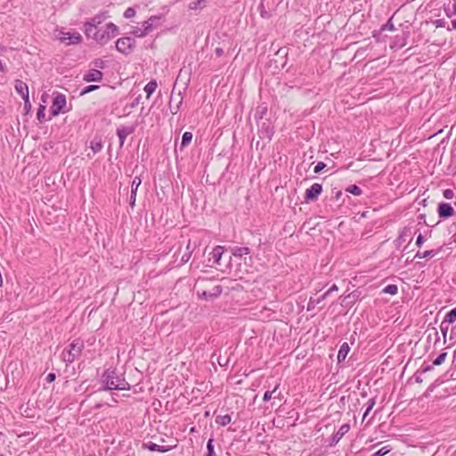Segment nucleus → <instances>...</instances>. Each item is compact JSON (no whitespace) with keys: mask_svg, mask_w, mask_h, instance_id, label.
<instances>
[{"mask_svg":"<svg viewBox=\"0 0 456 456\" xmlns=\"http://www.w3.org/2000/svg\"><path fill=\"white\" fill-rule=\"evenodd\" d=\"M101 382L102 387L99 389L109 390H129L131 386L126 381L123 375H118L116 369H107L102 375Z\"/></svg>","mask_w":456,"mask_h":456,"instance_id":"f257e3e1","label":"nucleus"},{"mask_svg":"<svg viewBox=\"0 0 456 456\" xmlns=\"http://www.w3.org/2000/svg\"><path fill=\"white\" fill-rule=\"evenodd\" d=\"M84 341L77 338L73 340L62 352V360L67 363H72L81 355L84 349Z\"/></svg>","mask_w":456,"mask_h":456,"instance_id":"f03ea898","label":"nucleus"},{"mask_svg":"<svg viewBox=\"0 0 456 456\" xmlns=\"http://www.w3.org/2000/svg\"><path fill=\"white\" fill-rule=\"evenodd\" d=\"M118 28L112 22L106 24L104 29H99L98 35L94 34V40L101 45H105L118 34Z\"/></svg>","mask_w":456,"mask_h":456,"instance_id":"7ed1b4c3","label":"nucleus"},{"mask_svg":"<svg viewBox=\"0 0 456 456\" xmlns=\"http://www.w3.org/2000/svg\"><path fill=\"white\" fill-rule=\"evenodd\" d=\"M67 106V101L66 96L61 93H56L52 106L50 108L51 116L56 117L61 113H66L69 111L68 109H66Z\"/></svg>","mask_w":456,"mask_h":456,"instance_id":"20e7f679","label":"nucleus"},{"mask_svg":"<svg viewBox=\"0 0 456 456\" xmlns=\"http://www.w3.org/2000/svg\"><path fill=\"white\" fill-rule=\"evenodd\" d=\"M56 38L67 45H78L82 42L81 35L76 31L64 32L61 30L56 35Z\"/></svg>","mask_w":456,"mask_h":456,"instance_id":"39448f33","label":"nucleus"},{"mask_svg":"<svg viewBox=\"0 0 456 456\" xmlns=\"http://www.w3.org/2000/svg\"><path fill=\"white\" fill-rule=\"evenodd\" d=\"M135 47V40L130 37H120L116 42V49L119 53L128 55Z\"/></svg>","mask_w":456,"mask_h":456,"instance_id":"423d86ee","label":"nucleus"},{"mask_svg":"<svg viewBox=\"0 0 456 456\" xmlns=\"http://www.w3.org/2000/svg\"><path fill=\"white\" fill-rule=\"evenodd\" d=\"M274 134V128L271 121L265 119L258 124V134L261 139L271 140Z\"/></svg>","mask_w":456,"mask_h":456,"instance_id":"0eeeda50","label":"nucleus"},{"mask_svg":"<svg viewBox=\"0 0 456 456\" xmlns=\"http://www.w3.org/2000/svg\"><path fill=\"white\" fill-rule=\"evenodd\" d=\"M322 192V185L321 183H314L305 192V200L306 202L314 201Z\"/></svg>","mask_w":456,"mask_h":456,"instance_id":"6e6552de","label":"nucleus"},{"mask_svg":"<svg viewBox=\"0 0 456 456\" xmlns=\"http://www.w3.org/2000/svg\"><path fill=\"white\" fill-rule=\"evenodd\" d=\"M412 228L410 226L403 227L401 232H399V235L397 239L395 240V244L396 248H400L403 243L406 241L407 239H409V243L412 240V235H413Z\"/></svg>","mask_w":456,"mask_h":456,"instance_id":"1a4fd4ad","label":"nucleus"},{"mask_svg":"<svg viewBox=\"0 0 456 456\" xmlns=\"http://www.w3.org/2000/svg\"><path fill=\"white\" fill-rule=\"evenodd\" d=\"M437 215L441 219H448L454 215V209L450 203L440 202L437 206Z\"/></svg>","mask_w":456,"mask_h":456,"instance_id":"9d476101","label":"nucleus"},{"mask_svg":"<svg viewBox=\"0 0 456 456\" xmlns=\"http://www.w3.org/2000/svg\"><path fill=\"white\" fill-rule=\"evenodd\" d=\"M223 291V288L220 285H216L213 288L212 291L203 290L202 292L198 291V296L200 299L212 300L218 297Z\"/></svg>","mask_w":456,"mask_h":456,"instance_id":"9b49d317","label":"nucleus"},{"mask_svg":"<svg viewBox=\"0 0 456 456\" xmlns=\"http://www.w3.org/2000/svg\"><path fill=\"white\" fill-rule=\"evenodd\" d=\"M350 430V425L348 423L343 424L337 433L333 434L330 439L329 445L335 446L339 440Z\"/></svg>","mask_w":456,"mask_h":456,"instance_id":"f8f14e48","label":"nucleus"},{"mask_svg":"<svg viewBox=\"0 0 456 456\" xmlns=\"http://www.w3.org/2000/svg\"><path fill=\"white\" fill-rule=\"evenodd\" d=\"M103 78V73L97 69H91L83 76L85 82H100Z\"/></svg>","mask_w":456,"mask_h":456,"instance_id":"ddd939ff","label":"nucleus"},{"mask_svg":"<svg viewBox=\"0 0 456 456\" xmlns=\"http://www.w3.org/2000/svg\"><path fill=\"white\" fill-rule=\"evenodd\" d=\"M135 130L134 126H121L117 129V135L119 139V148H122L127 135L133 134Z\"/></svg>","mask_w":456,"mask_h":456,"instance_id":"4468645a","label":"nucleus"},{"mask_svg":"<svg viewBox=\"0 0 456 456\" xmlns=\"http://www.w3.org/2000/svg\"><path fill=\"white\" fill-rule=\"evenodd\" d=\"M360 296L361 292L359 290L355 289L352 291L351 293L344 297V298L341 301V305L351 307L360 299Z\"/></svg>","mask_w":456,"mask_h":456,"instance_id":"2eb2a0df","label":"nucleus"},{"mask_svg":"<svg viewBox=\"0 0 456 456\" xmlns=\"http://www.w3.org/2000/svg\"><path fill=\"white\" fill-rule=\"evenodd\" d=\"M14 87L17 94H20L22 99L29 96L28 86L22 80L16 79Z\"/></svg>","mask_w":456,"mask_h":456,"instance_id":"dca6fc26","label":"nucleus"},{"mask_svg":"<svg viewBox=\"0 0 456 456\" xmlns=\"http://www.w3.org/2000/svg\"><path fill=\"white\" fill-rule=\"evenodd\" d=\"M142 183V179L139 176H135L131 184V194H130V206L133 208L135 204L136 191L139 185Z\"/></svg>","mask_w":456,"mask_h":456,"instance_id":"f3484780","label":"nucleus"},{"mask_svg":"<svg viewBox=\"0 0 456 456\" xmlns=\"http://www.w3.org/2000/svg\"><path fill=\"white\" fill-rule=\"evenodd\" d=\"M143 447L147 448L151 452H166L174 448V446L159 445L152 442L143 444Z\"/></svg>","mask_w":456,"mask_h":456,"instance_id":"a211bd4d","label":"nucleus"},{"mask_svg":"<svg viewBox=\"0 0 456 456\" xmlns=\"http://www.w3.org/2000/svg\"><path fill=\"white\" fill-rule=\"evenodd\" d=\"M224 252V247L223 246H216L212 252L210 253L211 258L209 260H213V262L216 265H220V260Z\"/></svg>","mask_w":456,"mask_h":456,"instance_id":"6ab92c4d","label":"nucleus"},{"mask_svg":"<svg viewBox=\"0 0 456 456\" xmlns=\"http://www.w3.org/2000/svg\"><path fill=\"white\" fill-rule=\"evenodd\" d=\"M231 252L234 256L242 257L243 256L250 254V248L248 247H232Z\"/></svg>","mask_w":456,"mask_h":456,"instance_id":"aec40b11","label":"nucleus"},{"mask_svg":"<svg viewBox=\"0 0 456 456\" xmlns=\"http://www.w3.org/2000/svg\"><path fill=\"white\" fill-rule=\"evenodd\" d=\"M159 20L160 17L159 16H151L147 20L143 21L142 28L143 30L146 32V35L152 30L155 22L159 21Z\"/></svg>","mask_w":456,"mask_h":456,"instance_id":"412c9836","label":"nucleus"},{"mask_svg":"<svg viewBox=\"0 0 456 456\" xmlns=\"http://www.w3.org/2000/svg\"><path fill=\"white\" fill-rule=\"evenodd\" d=\"M349 351H350L349 345L346 342L343 343L340 346V348H339L338 353V362H341L345 361V359H346L347 354L349 353Z\"/></svg>","mask_w":456,"mask_h":456,"instance_id":"4be33fe9","label":"nucleus"},{"mask_svg":"<svg viewBox=\"0 0 456 456\" xmlns=\"http://www.w3.org/2000/svg\"><path fill=\"white\" fill-rule=\"evenodd\" d=\"M84 28H85V34L87 37H92L93 39H94V34L98 35L99 28H94V24H89L87 22H85Z\"/></svg>","mask_w":456,"mask_h":456,"instance_id":"5701e85b","label":"nucleus"},{"mask_svg":"<svg viewBox=\"0 0 456 456\" xmlns=\"http://www.w3.org/2000/svg\"><path fill=\"white\" fill-rule=\"evenodd\" d=\"M107 18V15L105 12H101L94 17L91 18L90 20H86V22L89 24H94V28H98V25H100L105 19Z\"/></svg>","mask_w":456,"mask_h":456,"instance_id":"b1692460","label":"nucleus"},{"mask_svg":"<svg viewBox=\"0 0 456 456\" xmlns=\"http://www.w3.org/2000/svg\"><path fill=\"white\" fill-rule=\"evenodd\" d=\"M440 251V249H437V250H435V249H430V250H426V251H418L416 253V255L414 256L413 259L414 258H426V257H433L435 256L438 252Z\"/></svg>","mask_w":456,"mask_h":456,"instance_id":"393cba45","label":"nucleus"},{"mask_svg":"<svg viewBox=\"0 0 456 456\" xmlns=\"http://www.w3.org/2000/svg\"><path fill=\"white\" fill-rule=\"evenodd\" d=\"M158 86L157 81L152 79L150 82L146 84L144 86V91L147 94V98L149 99L151 95L155 92L156 88Z\"/></svg>","mask_w":456,"mask_h":456,"instance_id":"a878e982","label":"nucleus"},{"mask_svg":"<svg viewBox=\"0 0 456 456\" xmlns=\"http://www.w3.org/2000/svg\"><path fill=\"white\" fill-rule=\"evenodd\" d=\"M90 148L94 154L100 152L102 150V143L101 139L94 138V140H92L90 142Z\"/></svg>","mask_w":456,"mask_h":456,"instance_id":"bb28decb","label":"nucleus"},{"mask_svg":"<svg viewBox=\"0 0 456 456\" xmlns=\"http://www.w3.org/2000/svg\"><path fill=\"white\" fill-rule=\"evenodd\" d=\"M192 140V134L191 132H184L182 135V142L180 145L181 151L183 150Z\"/></svg>","mask_w":456,"mask_h":456,"instance_id":"cd10ccee","label":"nucleus"},{"mask_svg":"<svg viewBox=\"0 0 456 456\" xmlns=\"http://www.w3.org/2000/svg\"><path fill=\"white\" fill-rule=\"evenodd\" d=\"M231 420L232 418L229 414L217 416L216 418V422L222 427L228 425L231 422Z\"/></svg>","mask_w":456,"mask_h":456,"instance_id":"c85d7f7f","label":"nucleus"},{"mask_svg":"<svg viewBox=\"0 0 456 456\" xmlns=\"http://www.w3.org/2000/svg\"><path fill=\"white\" fill-rule=\"evenodd\" d=\"M346 192L359 196L362 194V189L356 184H351L345 189Z\"/></svg>","mask_w":456,"mask_h":456,"instance_id":"c756f323","label":"nucleus"},{"mask_svg":"<svg viewBox=\"0 0 456 456\" xmlns=\"http://www.w3.org/2000/svg\"><path fill=\"white\" fill-rule=\"evenodd\" d=\"M267 112V106H258L255 112V119L258 121L259 119H263L264 116Z\"/></svg>","mask_w":456,"mask_h":456,"instance_id":"7c9ffc66","label":"nucleus"},{"mask_svg":"<svg viewBox=\"0 0 456 456\" xmlns=\"http://www.w3.org/2000/svg\"><path fill=\"white\" fill-rule=\"evenodd\" d=\"M397 292L398 287L395 284H389L382 289V293L384 294L395 295Z\"/></svg>","mask_w":456,"mask_h":456,"instance_id":"2f4dec72","label":"nucleus"},{"mask_svg":"<svg viewBox=\"0 0 456 456\" xmlns=\"http://www.w3.org/2000/svg\"><path fill=\"white\" fill-rule=\"evenodd\" d=\"M444 321L449 323H452L456 321V307L452 308L445 314Z\"/></svg>","mask_w":456,"mask_h":456,"instance_id":"473e14b6","label":"nucleus"},{"mask_svg":"<svg viewBox=\"0 0 456 456\" xmlns=\"http://www.w3.org/2000/svg\"><path fill=\"white\" fill-rule=\"evenodd\" d=\"M258 11L260 12V16L263 18V19H269L272 17V13L271 12L265 10V4L263 2L260 3L259 6H258Z\"/></svg>","mask_w":456,"mask_h":456,"instance_id":"72a5a7b5","label":"nucleus"},{"mask_svg":"<svg viewBox=\"0 0 456 456\" xmlns=\"http://www.w3.org/2000/svg\"><path fill=\"white\" fill-rule=\"evenodd\" d=\"M206 456H216L214 447V438L208 439L207 443V454Z\"/></svg>","mask_w":456,"mask_h":456,"instance_id":"f704fd0d","label":"nucleus"},{"mask_svg":"<svg viewBox=\"0 0 456 456\" xmlns=\"http://www.w3.org/2000/svg\"><path fill=\"white\" fill-rule=\"evenodd\" d=\"M45 106L43 104H40L37 109V118L39 122L45 121Z\"/></svg>","mask_w":456,"mask_h":456,"instance_id":"c9c22d12","label":"nucleus"},{"mask_svg":"<svg viewBox=\"0 0 456 456\" xmlns=\"http://www.w3.org/2000/svg\"><path fill=\"white\" fill-rule=\"evenodd\" d=\"M392 19L393 17H391L386 24L382 25L380 29H379V33L382 32V31H385V30H395V26H394V23L392 22Z\"/></svg>","mask_w":456,"mask_h":456,"instance_id":"e433bc0d","label":"nucleus"},{"mask_svg":"<svg viewBox=\"0 0 456 456\" xmlns=\"http://www.w3.org/2000/svg\"><path fill=\"white\" fill-rule=\"evenodd\" d=\"M375 403H376L375 397L369 399V401L367 403L366 410H365V411L363 413V419L367 417V415L370 413V411L374 407Z\"/></svg>","mask_w":456,"mask_h":456,"instance_id":"4c0bfd02","label":"nucleus"},{"mask_svg":"<svg viewBox=\"0 0 456 456\" xmlns=\"http://www.w3.org/2000/svg\"><path fill=\"white\" fill-rule=\"evenodd\" d=\"M391 450H392V448L390 446H388V445L384 446V447L380 448L379 450H378L377 452H375L371 456H385Z\"/></svg>","mask_w":456,"mask_h":456,"instance_id":"58836bf2","label":"nucleus"},{"mask_svg":"<svg viewBox=\"0 0 456 456\" xmlns=\"http://www.w3.org/2000/svg\"><path fill=\"white\" fill-rule=\"evenodd\" d=\"M99 88H100V86H97V85H90V86H86V87H84V88L82 89V91H81V93H80V95H85V94H89V93H91V92H93V91H95V90H97V89H99Z\"/></svg>","mask_w":456,"mask_h":456,"instance_id":"ea45409f","label":"nucleus"},{"mask_svg":"<svg viewBox=\"0 0 456 456\" xmlns=\"http://www.w3.org/2000/svg\"><path fill=\"white\" fill-rule=\"evenodd\" d=\"M446 356H447V353H445V352L441 353V354H439V355H438V356L434 360V362H433V365H436V366L441 365V364L444 362V360H445Z\"/></svg>","mask_w":456,"mask_h":456,"instance_id":"a19ab883","label":"nucleus"},{"mask_svg":"<svg viewBox=\"0 0 456 456\" xmlns=\"http://www.w3.org/2000/svg\"><path fill=\"white\" fill-rule=\"evenodd\" d=\"M135 15V10L133 7H128L124 12V17L126 19L133 18Z\"/></svg>","mask_w":456,"mask_h":456,"instance_id":"79ce46f5","label":"nucleus"},{"mask_svg":"<svg viewBox=\"0 0 456 456\" xmlns=\"http://www.w3.org/2000/svg\"><path fill=\"white\" fill-rule=\"evenodd\" d=\"M278 385L273 388V391H266L265 394H264V396H263V401L264 402H268L271 398H272V395L273 394H274L276 392V390L278 389Z\"/></svg>","mask_w":456,"mask_h":456,"instance_id":"37998d69","label":"nucleus"},{"mask_svg":"<svg viewBox=\"0 0 456 456\" xmlns=\"http://www.w3.org/2000/svg\"><path fill=\"white\" fill-rule=\"evenodd\" d=\"M449 324L450 323L445 321H443L440 324V330L444 338L446 337L447 331L449 330Z\"/></svg>","mask_w":456,"mask_h":456,"instance_id":"c03bdc74","label":"nucleus"},{"mask_svg":"<svg viewBox=\"0 0 456 456\" xmlns=\"http://www.w3.org/2000/svg\"><path fill=\"white\" fill-rule=\"evenodd\" d=\"M321 303V299L314 300L313 298H310L308 304H307V310H313L314 307Z\"/></svg>","mask_w":456,"mask_h":456,"instance_id":"a18cd8bd","label":"nucleus"},{"mask_svg":"<svg viewBox=\"0 0 456 456\" xmlns=\"http://www.w3.org/2000/svg\"><path fill=\"white\" fill-rule=\"evenodd\" d=\"M133 35L134 37H143L146 36V32L143 30V29H141L139 28H135L134 30H133Z\"/></svg>","mask_w":456,"mask_h":456,"instance_id":"49530a36","label":"nucleus"},{"mask_svg":"<svg viewBox=\"0 0 456 456\" xmlns=\"http://www.w3.org/2000/svg\"><path fill=\"white\" fill-rule=\"evenodd\" d=\"M326 167V164L324 162H318L317 165L314 167V173L319 174L321 173L324 168Z\"/></svg>","mask_w":456,"mask_h":456,"instance_id":"de8ad7c7","label":"nucleus"},{"mask_svg":"<svg viewBox=\"0 0 456 456\" xmlns=\"http://www.w3.org/2000/svg\"><path fill=\"white\" fill-rule=\"evenodd\" d=\"M443 195L445 199L447 200H451L453 198L454 196V191L452 190V189H445L444 191H443Z\"/></svg>","mask_w":456,"mask_h":456,"instance_id":"09e8293b","label":"nucleus"},{"mask_svg":"<svg viewBox=\"0 0 456 456\" xmlns=\"http://www.w3.org/2000/svg\"><path fill=\"white\" fill-rule=\"evenodd\" d=\"M94 65L97 68H100V69H104L106 64H105V61H102V59H96L94 61Z\"/></svg>","mask_w":456,"mask_h":456,"instance_id":"8fccbe9b","label":"nucleus"},{"mask_svg":"<svg viewBox=\"0 0 456 456\" xmlns=\"http://www.w3.org/2000/svg\"><path fill=\"white\" fill-rule=\"evenodd\" d=\"M24 100V110L26 111V113H28L31 110V104H30V102H29V96L28 97H26V98H23Z\"/></svg>","mask_w":456,"mask_h":456,"instance_id":"3c124183","label":"nucleus"},{"mask_svg":"<svg viewBox=\"0 0 456 456\" xmlns=\"http://www.w3.org/2000/svg\"><path fill=\"white\" fill-rule=\"evenodd\" d=\"M424 242H425V238L421 233H419L416 239V246L420 248V247H422Z\"/></svg>","mask_w":456,"mask_h":456,"instance_id":"603ef678","label":"nucleus"},{"mask_svg":"<svg viewBox=\"0 0 456 456\" xmlns=\"http://www.w3.org/2000/svg\"><path fill=\"white\" fill-rule=\"evenodd\" d=\"M56 379V374L53 372H50L47 374L45 380L47 383H52Z\"/></svg>","mask_w":456,"mask_h":456,"instance_id":"864d4df0","label":"nucleus"},{"mask_svg":"<svg viewBox=\"0 0 456 456\" xmlns=\"http://www.w3.org/2000/svg\"><path fill=\"white\" fill-rule=\"evenodd\" d=\"M191 256V251L183 254V256L181 258L182 264L187 263L190 260Z\"/></svg>","mask_w":456,"mask_h":456,"instance_id":"5fc2aeb1","label":"nucleus"},{"mask_svg":"<svg viewBox=\"0 0 456 456\" xmlns=\"http://www.w3.org/2000/svg\"><path fill=\"white\" fill-rule=\"evenodd\" d=\"M443 381L442 380H439V379H436L435 383H433L432 385L429 386L428 389V392H433L434 389L439 386Z\"/></svg>","mask_w":456,"mask_h":456,"instance_id":"6e6d98bb","label":"nucleus"},{"mask_svg":"<svg viewBox=\"0 0 456 456\" xmlns=\"http://www.w3.org/2000/svg\"><path fill=\"white\" fill-rule=\"evenodd\" d=\"M421 374H422V373H421V372H420V370H417V372L413 375V378H414V379H415V381H416L417 383H421V382L423 381V380H422V378H421Z\"/></svg>","mask_w":456,"mask_h":456,"instance_id":"4d7b16f0","label":"nucleus"},{"mask_svg":"<svg viewBox=\"0 0 456 456\" xmlns=\"http://www.w3.org/2000/svg\"><path fill=\"white\" fill-rule=\"evenodd\" d=\"M217 362L220 366H227L229 363V359H223L221 356L218 357Z\"/></svg>","mask_w":456,"mask_h":456,"instance_id":"13d9d810","label":"nucleus"},{"mask_svg":"<svg viewBox=\"0 0 456 456\" xmlns=\"http://www.w3.org/2000/svg\"><path fill=\"white\" fill-rule=\"evenodd\" d=\"M141 101V95H138L130 104V108H135Z\"/></svg>","mask_w":456,"mask_h":456,"instance_id":"bf43d9fd","label":"nucleus"},{"mask_svg":"<svg viewBox=\"0 0 456 456\" xmlns=\"http://www.w3.org/2000/svg\"><path fill=\"white\" fill-rule=\"evenodd\" d=\"M433 369H434L433 365H426V366H422L419 369V370H420L421 373H425V372L432 370Z\"/></svg>","mask_w":456,"mask_h":456,"instance_id":"052dcab7","label":"nucleus"},{"mask_svg":"<svg viewBox=\"0 0 456 456\" xmlns=\"http://www.w3.org/2000/svg\"><path fill=\"white\" fill-rule=\"evenodd\" d=\"M215 53H216V55L217 57L222 56V55L224 54V50H223V48H222V47H216V48L215 49Z\"/></svg>","mask_w":456,"mask_h":456,"instance_id":"680f3d73","label":"nucleus"},{"mask_svg":"<svg viewBox=\"0 0 456 456\" xmlns=\"http://www.w3.org/2000/svg\"><path fill=\"white\" fill-rule=\"evenodd\" d=\"M338 289L336 284H333L327 291H330V294L333 291H337Z\"/></svg>","mask_w":456,"mask_h":456,"instance_id":"e2e57ef3","label":"nucleus"},{"mask_svg":"<svg viewBox=\"0 0 456 456\" xmlns=\"http://www.w3.org/2000/svg\"><path fill=\"white\" fill-rule=\"evenodd\" d=\"M436 22V27H444V21L443 20H437Z\"/></svg>","mask_w":456,"mask_h":456,"instance_id":"0e129e2a","label":"nucleus"},{"mask_svg":"<svg viewBox=\"0 0 456 456\" xmlns=\"http://www.w3.org/2000/svg\"><path fill=\"white\" fill-rule=\"evenodd\" d=\"M330 295V291H326L319 299H321V302L324 300L328 296Z\"/></svg>","mask_w":456,"mask_h":456,"instance_id":"69168bd1","label":"nucleus"},{"mask_svg":"<svg viewBox=\"0 0 456 456\" xmlns=\"http://www.w3.org/2000/svg\"><path fill=\"white\" fill-rule=\"evenodd\" d=\"M448 29H456V19L452 20V28H449Z\"/></svg>","mask_w":456,"mask_h":456,"instance_id":"338daca9","label":"nucleus"},{"mask_svg":"<svg viewBox=\"0 0 456 456\" xmlns=\"http://www.w3.org/2000/svg\"><path fill=\"white\" fill-rule=\"evenodd\" d=\"M452 14L456 15V1H455V3L452 5Z\"/></svg>","mask_w":456,"mask_h":456,"instance_id":"774afa93","label":"nucleus"}]
</instances>
